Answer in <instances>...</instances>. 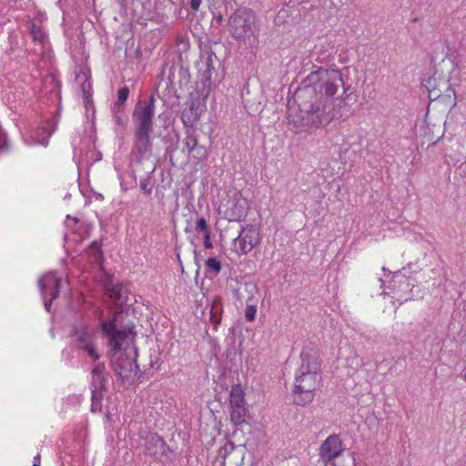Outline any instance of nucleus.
I'll use <instances>...</instances> for the list:
<instances>
[{
	"instance_id": "9",
	"label": "nucleus",
	"mask_w": 466,
	"mask_h": 466,
	"mask_svg": "<svg viewBox=\"0 0 466 466\" xmlns=\"http://www.w3.org/2000/svg\"><path fill=\"white\" fill-rule=\"evenodd\" d=\"M422 86L429 92V98L436 100L438 98H449L450 104L456 105L455 91L451 87L447 81L440 79L437 81L435 76L424 78L421 82Z\"/></svg>"
},
{
	"instance_id": "43",
	"label": "nucleus",
	"mask_w": 466,
	"mask_h": 466,
	"mask_svg": "<svg viewBox=\"0 0 466 466\" xmlns=\"http://www.w3.org/2000/svg\"><path fill=\"white\" fill-rule=\"evenodd\" d=\"M210 231L204 233V247L207 249H209L213 247L211 239H210Z\"/></svg>"
},
{
	"instance_id": "30",
	"label": "nucleus",
	"mask_w": 466,
	"mask_h": 466,
	"mask_svg": "<svg viewBox=\"0 0 466 466\" xmlns=\"http://www.w3.org/2000/svg\"><path fill=\"white\" fill-rule=\"evenodd\" d=\"M207 270L217 276L221 270V262L216 257L208 258L206 261Z\"/></svg>"
},
{
	"instance_id": "20",
	"label": "nucleus",
	"mask_w": 466,
	"mask_h": 466,
	"mask_svg": "<svg viewBox=\"0 0 466 466\" xmlns=\"http://www.w3.org/2000/svg\"><path fill=\"white\" fill-rule=\"evenodd\" d=\"M223 313L222 299L219 297H215L212 299L210 306V322L212 323L215 329L221 322Z\"/></svg>"
},
{
	"instance_id": "5",
	"label": "nucleus",
	"mask_w": 466,
	"mask_h": 466,
	"mask_svg": "<svg viewBox=\"0 0 466 466\" xmlns=\"http://www.w3.org/2000/svg\"><path fill=\"white\" fill-rule=\"evenodd\" d=\"M198 80L196 89L202 94H208L212 83L220 81L218 70L222 67L221 60L211 49L202 51L199 61L197 63Z\"/></svg>"
},
{
	"instance_id": "36",
	"label": "nucleus",
	"mask_w": 466,
	"mask_h": 466,
	"mask_svg": "<svg viewBox=\"0 0 466 466\" xmlns=\"http://www.w3.org/2000/svg\"><path fill=\"white\" fill-rule=\"evenodd\" d=\"M195 229L198 233L199 232L207 233V232L210 231L208 229V226L207 220L203 217L198 218V220L196 222Z\"/></svg>"
},
{
	"instance_id": "44",
	"label": "nucleus",
	"mask_w": 466,
	"mask_h": 466,
	"mask_svg": "<svg viewBox=\"0 0 466 466\" xmlns=\"http://www.w3.org/2000/svg\"><path fill=\"white\" fill-rule=\"evenodd\" d=\"M113 113H114V119H115L116 125L119 127L122 126L124 121H123L121 114L123 112H113Z\"/></svg>"
},
{
	"instance_id": "41",
	"label": "nucleus",
	"mask_w": 466,
	"mask_h": 466,
	"mask_svg": "<svg viewBox=\"0 0 466 466\" xmlns=\"http://www.w3.org/2000/svg\"><path fill=\"white\" fill-rule=\"evenodd\" d=\"M158 117L163 121V128L164 129H167L171 124H172V120L169 116V114L168 113H162L158 116Z\"/></svg>"
},
{
	"instance_id": "32",
	"label": "nucleus",
	"mask_w": 466,
	"mask_h": 466,
	"mask_svg": "<svg viewBox=\"0 0 466 466\" xmlns=\"http://www.w3.org/2000/svg\"><path fill=\"white\" fill-rule=\"evenodd\" d=\"M186 134H187V136L183 141V143H184L183 151H185V150L187 151L190 148V147H193L195 145V143L198 139L194 130L187 129Z\"/></svg>"
},
{
	"instance_id": "6",
	"label": "nucleus",
	"mask_w": 466,
	"mask_h": 466,
	"mask_svg": "<svg viewBox=\"0 0 466 466\" xmlns=\"http://www.w3.org/2000/svg\"><path fill=\"white\" fill-rule=\"evenodd\" d=\"M321 383L320 372L296 371L295 388L293 390L294 403L306 406L312 402L314 391Z\"/></svg>"
},
{
	"instance_id": "11",
	"label": "nucleus",
	"mask_w": 466,
	"mask_h": 466,
	"mask_svg": "<svg viewBox=\"0 0 466 466\" xmlns=\"http://www.w3.org/2000/svg\"><path fill=\"white\" fill-rule=\"evenodd\" d=\"M244 448L236 446L228 441L218 451V456L222 459L221 466H242L244 461Z\"/></svg>"
},
{
	"instance_id": "53",
	"label": "nucleus",
	"mask_w": 466,
	"mask_h": 466,
	"mask_svg": "<svg viewBox=\"0 0 466 466\" xmlns=\"http://www.w3.org/2000/svg\"><path fill=\"white\" fill-rule=\"evenodd\" d=\"M461 376H462L463 380L466 381V368L464 369Z\"/></svg>"
},
{
	"instance_id": "8",
	"label": "nucleus",
	"mask_w": 466,
	"mask_h": 466,
	"mask_svg": "<svg viewBox=\"0 0 466 466\" xmlns=\"http://www.w3.org/2000/svg\"><path fill=\"white\" fill-rule=\"evenodd\" d=\"M260 242L259 230L256 225L248 224L241 227L238 236L234 238L233 245L238 252L245 255L250 252Z\"/></svg>"
},
{
	"instance_id": "33",
	"label": "nucleus",
	"mask_w": 466,
	"mask_h": 466,
	"mask_svg": "<svg viewBox=\"0 0 466 466\" xmlns=\"http://www.w3.org/2000/svg\"><path fill=\"white\" fill-rule=\"evenodd\" d=\"M83 75H84V81L80 86L82 95L92 94V84L90 81V78H91L90 72L83 73Z\"/></svg>"
},
{
	"instance_id": "26",
	"label": "nucleus",
	"mask_w": 466,
	"mask_h": 466,
	"mask_svg": "<svg viewBox=\"0 0 466 466\" xmlns=\"http://www.w3.org/2000/svg\"><path fill=\"white\" fill-rule=\"evenodd\" d=\"M57 122H58L57 116H54L49 121L45 123V125L41 127L43 133L46 134V137H47L46 138H44L41 140L40 143L42 145H44V146L47 145V143H48L47 138L49 137H51L52 134L56 131Z\"/></svg>"
},
{
	"instance_id": "7",
	"label": "nucleus",
	"mask_w": 466,
	"mask_h": 466,
	"mask_svg": "<svg viewBox=\"0 0 466 466\" xmlns=\"http://www.w3.org/2000/svg\"><path fill=\"white\" fill-rule=\"evenodd\" d=\"M144 453L159 462H172L177 458V453L157 433H149L145 438Z\"/></svg>"
},
{
	"instance_id": "1",
	"label": "nucleus",
	"mask_w": 466,
	"mask_h": 466,
	"mask_svg": "<svg viewBox=\"0 0 466 466\" xmlns=\"http://www.w3.org/2000/svg\"><path fill=\"white\" fill-rule=\"evenodd\" d=\"M313 68L294 94L300 116L291 121L304 131L325 127L333 119H347L352 115L351 106L358 97V81L350 77V67Z\"/></svg>"
},
{
	"instance_id": "50",
	"label": "nucleus",
	"mask_w": 466,
	"mask_h": 466,
	"mask_svg": "<svg viewBox=\"0 0 466 466\" xmlns=\"http://www.w3.org/2000/svg\"><path fill=\"white\" fill-rule=\"evenodd\" d=\"M45 301V308L47 311H50V308H51V304H52V301L51 299L49 300H47L46 299H44Z\"/></svg>"
},
{
	"instance_id": "15",
	"label": "nucleus",
	"mask_w": 466,
	"mask_h": 466,
	"mask_svg": "<svg viewBox=\"0 0 466 466\" xmlns=\"http://www.w3.org/2000/svg\"><path fill=\"white\" fill-rule=\"evenodd\" d=\"M249 209L248 200L240 192L234 194L232 206L226 211V217L229 221H243Z\"/></svg>"
},
{
	"instance_id": "3",
	"label": "nucleus",
	"mask_w": 466,
	"mask_h": 466,
	"mask_svg": "<svg viewBox=\"0 0 466 466\" xmlns=\"http://www.w3.org/2000/svg\"><path fill=\"white\" fill-rule=\"evenodd\" d=\"M155 95L151 94L147 100L137 101L132 112L134 129V145L139 160L149 158L152 155L153 119L155 116Z\"/></svg>"
},
{
	"instance_id": "27",
	"label": "nucleus",
	"mask_w": 466,
	"mask_h": 466,
	"mask_svg": "<svg viewBox=\"0 0 466 466\" xmlns=\"http://www.w3.org/2000/svg\"><path fill=\"white\" fill-rule=\"evenodd\" d=\"M176 137H177V135H176ZM162 141L165 144H169L168 146L166 147L165 155L167 157H169L170 161H172V155L175 152V150L177 149V144L178 143V137H177L176 141L174 142L173 138L169 136V134H167L162 137Z\"/></svg>"
},
{
	"instance_id": "13",
	"label": "nucleus",
	"mask_w": 466,
	"mask_h": 466,
	"mask_svg": "<svg viewBox=\"0 0 466 466\" xmlns=\"http://www.w3.org/2000/svg\"><path fill=\"white\" fill-rule=\"evenodd\" d=\"M123 285L121 283H114L113 280H108L106 284V291L109 298L112 299L114 303L118 304V309L115 311L112 318L116 316V324L118 323V317L121 313H127L125 310L126 307L131 306L132 301L128 297H125L123 295Z\"/></svg>"
},
{
	"instance_id": "31",
	"label": "nucleus",
	"mask_w": 466,
	"mask_h": 466,
	"mask_svg": "<svg viewBox=\"0 0 466 466\" xmlns=\"http://www.w3.org/2000/svg\"><path fill=\"white\" fill-rule=\"evenodd\" d=\"M29 33L34 41H38L40 43L44 42L46 38V34L43 29L35 24H31L29 26Z\"/></svg>"
},
{
	"instance_id": "52",
	"label": "nucleus",
	"mask_w": 466,
	"mask_h": 466,
	"mask_svg": "<svg viewBox=\"0 0 466 466\" xmlns=\"http://www.w3.org/2000/svg\"><path fill=\"white\" fill-rule=\"evenodd\" d=\"M34 462L35 463H37V464H40V454H36L35 457H34Z\"/></svg>"
},
{
	"instance_id": "42",
	"label": "nucleus",
	"mask_w": 466,
	"mask_h": 466,
	"mask_svg": "<svg viewBox=\"0 0 466 466\" xmlns=\"http://www.w3.org/2000/svg\"><path fill=\"white\" fill-rule=\"evenodd\" d=\"M317 57H316V61L319 62V63H328L330 61V55L331 53H329V54H326V52H319V53H317Z\"/></svg>"
},
{
	"instance_id": "12",
	"label": "nucleus",
	"mask_w": 466,
	"mask_h": 466,
	"mask_svg": "<svg viewBox=\"0 0 466 466\" xmlns=\"http://www.w3.org/2000/svg\"><path fill=\"white\" fill-rule=\"evenodd\" d=\"M241 99L245 108L249 114H255L262 110L263 92L261 88L245 85L241 90Z\"/></svg>"
},
{
	"instance_id": "51",
	"label": "nucleus",
	"mask_w": 466,
	"mask_h": 466,
	"mask_svg": "<svg viewBox=\"0 0 466 466\" xmlns=\"http://www.w3.org/2000/svg\"><path fill=\"white\" fill-rule=\"evenodd\" d=\"M201 145L198 144V141L197 140L195 145L193 147H190V148L187 150V153L188 152H192L194 150L195 147H200Z\"/></svg>"
},
{
	"instance_id": "22",
	"label": "nucleus",
	"mask_w": 466,
	"mask_h": 466,
	"mask_svg": "<svg viewBox=\"0 0 466 466\" xmlns=\"http://www.w3.org/2000/svg\"><path fill=\"white\" fill-rule=\"evenodd\" d=\"M229 397L230 407L246 405L244 392L239 384L232 386Z\"/></svg>"
},
{
	"instance_id": "35",
	"label": "nucleus",
	"mask_w": 466,
	"mask_h": 466,
	"mask_svg": "<svg viewBox=\"0 0 466 466\" xmlns=\"http://www.w3.org/2000/svg\"><path fill=\"white\" fill-rule=\"evenodd\" d=\"M151 184V177L148 175L146 178L140 180L139 187L145 195L150 196L152 194L153 187Z\"/></svg>"
},
{
	"instance_id": "28",
	"label": "nucleus",
	"mask_w": 466,
	"mask_h": 466,
	"mask_svg": "<svg viewBox=\"0 0 466 466\" xmlns=\"http://www.w3.org/2000/svg\"><path fill=\"white\" fill-rule=\"evenodd\" d=\"M91 411L92 412H100L102 410V400L104 396V392L96 391V390H92L91 391Z\"/></svg>"
},
{
	"instance_id": "4",
	"label": "nucleus",
	"mask_w": 466,
	"mask_h": 466,
	"mask_svg": "<svg viewBox=\"0 0 466 466\" xmlns=\"http://www.w3.org/2000/svg\"><path fill=\"white\" fill-rule=\"evenodd\" d=\"M230 35L238 42L247 44L258 33L256 14L247 7L237 8L228 19Z\"/></svg>"
},
{
	"instance_id": "48",
	"label": "nucleus",
	"mask_w": 466,
	"mask_h": 466,
	"mask_svg": "<svg viewBox=\"0 0 466 466\" xmlns=\"http://www.w3.org/2000/svg\"><path fill=\"white\" fill-rule=\"evenodd\" d=\"M214 20L218 25H221L224 22V16L222 14L218 13V15H214Z\"/></svg>"
},
{
	"instance_id": "37",
	"label": "nucleus",
	"mask_w": 466,
	"mask_h": 466,
	"mask_svg": "<svg viewBox=\"0 0 466 466\" xmlns=\"http://www.w3.org/2000/svg\"><path fill=\"white\" fill-rule=\"evenodd\" d=\"M82 350H85L94 361L100 358L99 354L96 352V347L92 344V341Z\"/></svg>"
},
{
	"instance_id": "54",
	"label": "nucleus",
	"mask_w": 466,
	"mask_h": 466,
	"mask_svg": "<svg viewBox=\"0 0 466 466\" xmlns=\"http://www.w3.org/2000/svg\"><path fill=\"white\" fill-rule=\"evenodd\" d=\"M103 198H104V197L101 194H97L96 199H103Z\"/></svg>"
},
{
	"instance_id": "10",
	"label": "nucleus",
	"mask_w": 466,
	"mask_h": 466,
	"mask_svg": "<svg viewBox=\"0 0 466 466\" xmlns=\"http://www.w3.org/2000/svg\"><path fill=\"white\" fill-rule=\"evenodd\" d=\"M298 371L320 372L321 360L318 346L313 342L305 344L300 352Z\"/></svg>"
},
{
	"instance_id": "25",
	"label": "nucleus",
	"mask_w": 466,
	"mask_h": 466,
	"mask_svg": "<svg viewBox=\"0 0 466 466\" xmlns=\"http://www.w3.org/2000/svg\"><path fill=\"white\" fill-rule=\"evenodd\" d=\"M230 342L225 351V355L227 360L231 363V365L236 366L238 358L240 360V351L235 345V339L231 337L229 339Z\"/></svg>"
},
{
	"instance_id": "38",
	"label": "nucleus",
	"mask_w": 466,
	"mask_h": 466,
	"mask_svg": "<svg viewBox=\"0 0 466 466\" xmlns=\"http://www.w3.org/2000/svg\"><path fill=\"white\" fill-rule=\"evenodd\" d=\"M257 313V307L254 305H248L245 311V319L247 321H253Z\"/></svg>"
},
{
	"instance_id": "19",
	"label": "nucleus",
	"mask_w": 466,
	"mask_h": 466,
	"mask_svg": "<svg viewBox=\"0 0 466 466\" xmlns=\"http://www.w3.org/2000/svg\"><path fill=\"white\" fill-rule=\"evenodd\" d=\"M200 118L198 106L191 102L181 113V120L186 127L192 128Z\"/></svg>"
},
{
	"instance_id": "18",
	"label": "nucleus",
	"mask_w": 466,
	"mask_h": 466,
	"mask_svg": "<svg viewBox=\"0 0 466 466\" xmlns=\"http://www.w3.org/2000/svg\"><path fill=\"white\" fill-rule=\"evenodd\" d=\"M73 344L76 348L82 350L86 347L93 339L92 333L86 326H74L72 331Z\"/></svg>"
},
{
	"instance_id": "17",
	"label": "nucleus",
	"mask_w": 466,
	"mask_h": 466,
	"mask_svg": "<svg viewBox=\"0 0 466 466\" xmlns=\"http://www.w3.org/2000/svg\"><path fill=\"white\" fill-rule=\"evenodd\" d=\"M190 73L187 66L182 65H172L169 70L168 79L171 83H177L182 87L190 83Z\"/></svg>"
},
{
	"instance_id": "45",
	"label": "nucleus",
	"mask_w": 466,
	"mask_h": 466,
	"mask_svg": "<svg viewBox=\"0 0 466 466\" xmlns=\"http://www.w3.org/2000/svg\"><path fill=\"white\" fill-rule=\"evenodd\" d=\"M202 0H190L189 5L193 11H198Z\"/></svg>"
},
{
	"instance_id": "14",
	"label": "nucleus",
	"mask_w": 466,
	"mask_h": 466,
	"mask_svg": "<svg viewBox=\"0 0 466 466\" xmlns=\"http://www.w3.org/2000/svg\"><path fill=\"white\" fill-rule=\"evenodd\" d=\"M343 451L340 437L338 434H331L320 445L319 456L325 463H328L338 458Z\"/></svg>"
},
{
	"instance_id": "23",
	"label": "nucleus",
	"mask_w": 466,
	"mask_h": 466,
	"mask_svg": "<svg viewBox=\"0 0 466 466\" xmlns=\"http://www.w3.org/2000/svg\"><path fill=\"white\" fill-rule=\"evenodd\" d=\"M88 251L89 256L93 258V262L101 264L104 261V253L102 250L101 240L93 241L88 248Z\"/></svg>"
},
{
	"instance_id": "40",
	"label": "nucleus",
	"mask_w": 466,
	"mask_h": 466,
	"mask_svg": "<svg viewBox=\"0 0 466 466\" xmlns=\"http://www.w3.org/2000/svg\"><path fill=\"white\" fill-rule=\"evenodd\" d=\"M105 371H106L105 363L104 362H99L92 370L91 375H92V377H95V376H106L105 375Z\"/></svg>"
},
{
	"instance_id": "29",
	"label": "nucleus",
	"mask_w": 466,
	"mask_h": 466,
	"mask_svg": "<svg viewBox=\"0 0 466 466\" xmlns=\"http://www.w3.org/2000/svg\"><path fill=\"white\" fill-rule=\"evenodd\" d=\"M106 383L107 379L106 376L92 377L91 390H96V391L105 392L107 390Z\"/></svg>"
},
{
	"instance_id": "24",
	"label": "nucleus",
	"mask_w": 466,
	"mask_h": 466,
	"mask_svg": "<svg viewBox=\"0 0 466 466\" xmlns=\"http://www.w3.org/2000/svg\"><path fill=\"white\" fill-rule=\"evenodd\" d=\"M230 420L235 426L241 425L245 421V417L248 413L246 405L230 407Z\"/></svg>"
},
{
	"instance_id": "21",
	"label": "nucleus",
	"mask_w": 466,
	"mask_h": 466,
	"mask_svg": "<svg viewBox=\"0 0 466 466\" xmlns=\"http://www.w3.org/2000/svg\"><path fill=\"white\" fill-rule=\"evenodd\" d=\"M130 90L127 86H123L117 91V99L112 106L113 112H124L125 104L129 96Z\"/></svg>"
},
{
	"instance_id": "16",
	"label": "nucleus",
	"mask_w": 466,
	"mask_h": 466,
	"mask_svg": "<svg viewBox=\"0 0 466 466\" xmlns=\"http://www.w3.org/2000/svg\"><path fill=\"white\" fill-rule=\"evenodd\" d=\"M60 283V279L51 273L40 278L38 279V287L43 299H46L48 294L51 296V300L56 299L59 296Z\"/></svg>"
},
{
	"instance_id": "47",
	"label": "nucleus",
	"mask_w": 466,
	"mask_h": 466,
	"mask_svg": "<svg viewBox=\"0 0 466 466\" xmlns=\"http://www.w3.org/2000/svg\"><path fill=\"white\" fill-rule=\"evenodd\" d=\"M83 100H84V103L86 105V106H88L89 104H92L93 103V100H92V94H84L83 95Z\"/></svg>"
},
{
	"instance_id": "2",
	"label": "nucleus",
	"mask_w": 466,
	"mask_h": 466,
	"mask_svg": "<svg viewBox=\"0 0 466 466\" xmlns=\"http://www.w3.org/2000/svg\"><path fill=\"white\" fill-rule=\"evenodd\" d=\"M102 335L108 339L111 353V369L122 384L132 385L141 377L137 363V349L135 346L136 326L132 321L116 327V316L100 323Z\"/></svg>"
},
{
	"instance_id": "39",
	"label": "nucleus",
	"mask_w": 466,
	"mask_h": 466,
	"mask_svg": "<svg viewBox=\"0 0 466 466\" xmlns=\"http://www.w3.org/2000/svg\"><path fill=\"white\" fill-rule=\"evenodd\" d=\"M173 2L171 0H155L154 8L157 11H163L168 5H172Z\"/></svg>"
},
{
	"instance_id": "46",
	"label": "nucleus",
	"mask_w": 466,
	"mask_h": 466,
	"mask_svg": "<svg viewBox=\"0 0 466 466\" xmlns=\"http://www.w3.org/2000/svg\"><path fill=\"white\" fill-rule=\"evenodd\" d=\"M443 66L451 67L453 71H457V66L453 60L449 59L448 61H443Z\"/></svg>"
},
{
	"instance_id": "49",
	"label": "nucleus",
	"mask_w": 466,
	"mask_h": 466,
	"mask_svg": "<svg viewBox=\"0 0 466 466\" xmlns=\"http://www.w3.org/2000/svg\"><path fill=\"white\" fill-rule=\"evenodd\" d=\"M73 221L74 225L77 224L79 222V219L76 217H71L70 215L66 216V222Z\"/></svg>"
},
{
	"instance_id": "34",
	"label": "nucleus",
	"mask_w": 466,
	"mask_h": 466,
	"mask_svg": "<svg viewBox=\"0 0 466 466\" xmlns=\"http://www.w3.org/2000/svg\"><path fill=\"white\" fill-rule=\"evenodd\" d=\"M188 155H191L192 157L198 161H202L208 157L207 148L204 146H201L200 147H195L192 152H188Z\"/></svg>"
},
{
	"instance_id": "55",
	"label": "nucleus",
	"mask_w": 466,
	"mask_h": 466,
	"mask_svg": "<svg viewBox=\"0 0 466 466\" xmlns=\"http://www.w3.org/2000/svg\"><path fill=\"white\" fill-rule=\"evenodd\" d=\"M32 466H40V464H37V463L34 462Z\"/></svg>"
}]
</instances>
